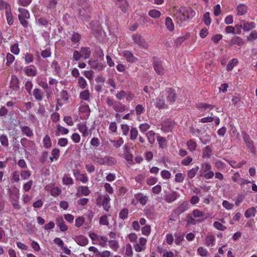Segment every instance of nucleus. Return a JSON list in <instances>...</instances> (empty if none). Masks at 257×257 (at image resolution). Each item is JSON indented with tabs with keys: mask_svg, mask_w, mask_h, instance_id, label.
<instances>
[{
	"mask_svg": "<svg viewBox=\"0 0 257 257\" xmlns=\"http://www.w3.org/2000/svg\"><path fill=\"white\" fill-rule=\"evenodd\" d=\"M105 162H106L105 164L107 165H114L116 163L115 159L111 157H105Z\"/></svg>",
	"mask_w": 257,
	"mask_h": 257,
	"instance_id": "nucleus-54",
	"label": "nucleus"
},
{
	"mask_svg": "<svg viewBox=\"0 0 257 257\" xmlns=\"http://www.w3.org/2000/svg\"><path fill=\"white\" fill-rule=\"evenodd\" d=\"M74 240L80 246H86L88 243L87 238L83 235H80L75 236Z\"/></svg>",
	"mask_w": 257,
	"mask_h": 257,
	"instance_id": "nucleus-10",
	"label": "nucleus"
},
{
	"mask_svg": "<svg viewBox=\"0 0 257 257\" xmlns=\"http://www.w3.org/2000/svg\"><path fill=\"white\" fill-rule=\"evenodd\" d=\"M211 170V166L208 163H204L202 164V168L200 171V176H202L203 173L210 171Z\"/></svg>",
	"mask_w": 257,
	"mask_h": 257,
	"instance_id": "nucleus-27",
	"label": "nucleus"
},
{
	"mask_svg": "<svg viewBox=\"0 0 257 257\" xmlns=\"http://www.w3.org/2000/svg\"><path fill=\"white\" fill-rule=\"evenodd\" d=\"M142 194L139 193L137 194L136 198L139 200L140 203L142 205L146 204L148 201V197L146 196H142Z\"/></svg>",
	"mask_w": 257,
	"mask_h": 257,
	"instance_id": "nucleus-38",
	"label": "nucleus"
},
{
	"mask_svg": "<svg viewBox=\"0 0 257 257\" xmlns=\"http://www.w3.org/2000/svg\"><path fill=\"white\" fill-rule=\"evenodd\" d=\"M111 255V253L109 251L105 250L102 252H98V257H109Z\"/></svg>",
	"mask_w": 257,
	"mask_h": 257,
	"instance_id": "nucleus-64",
	"label": "nucleus"
},
{
	"mask_svg": "<svg viewBox=\"0 0 257 257\" xmlns=\"http://www.w3.org/2000/svg\"><path fill=\"white\" fill-rule=\"evenodd\" d=\"M132 39L135 44L139 45V47L147 49L148 47V44L146 41L145 39L140 34H135L132 35Z\"/></svg>",
	"mask_w": 257,
	"mask_h": 257,
	"instance_id": "nucleus-2",
	"label": "nucleus"
},
{
	"mask_svg": "<svg viewBox=\"0 0 257 257\" xmlns=\"http://www.w3.org/2000/svg\"><path fill=\"white\" fill-rule=\"evenodd\" d=\"M213 226L216 229L219 230L223 231L226 229V227L223 225H222L221 223L218 221H215L213 223Z\"/></svg>",
	"mask_w": 257,
	"mask_h": 257,
	"instance_id": "nucleus-55",
	"label": "nucleus"
},
{
	"mask_svg": "<svg viewBox=\"0 0 257 257\" xmlns=\"http://www.w3.org/2000/svg\"><path fill=\"white\" fill-rule=\"evenodd\" d=\"M165 25L167 29L170 32L174 30V25L172 19L170 17H167L165 20Z\"/></svg>",
	"mask_w": 257,
	"mask_h": 257,
	"instance_id": "nucleus-26",
	"label": "nucleus"
},
{
	"mask_svg": "<svg viewBox=\"0 0 257 257\" xmlns=\"http://www.w3.org/2000/svg\"><path fill=\"white\" fill-rule=\"evenodd\" d=\"M99 224L101 225H107L109 224L106 215L101 216L99 218Z\"/></svg>",
	"mask_w": 257,
	"mask_h": 257,
	"instance_id": "nucleus-57",
	"label": "nucleus"
},
{
	"mask_svg": "<svg viewBox=\"0 0 257 257\" xmlns=\"http://www.w3.org/2000/svg\"><path fill=\"white\" fill-rule=\"evenodd\" d=\"M146 136L148 138L149 142L151 144H154L155 142V133L153 131H149L147 134Z\"/></svg>",
	"mask_w": 257,
	"mask_h": 257,
	"instance_id": "nucleus-41",
	"label": "nucleus"
},
{
	"mask_svg": "<svg viewBox=\"0 0 257 257\" xmlns=\"http://www.w3.org/2000/svg\"><path fill=\"white\" fill-rule=\"evenodd\" d=\"M18 11L20 13V14L18 16L19 17H21L22 18H30V14L28 10L25 9L19 8Z\"/></svg>",
	"mask_w": 257,
	"mask_h": 257,
	"instance_id": "nucleus-28",
	"label": "nucleus"
},
{
	"mask_svg": "<svg viewBox=\"0 0 257 257\" xmlns=\"http://www.w3.org/2000/svg\"><path fill=\"white\" fill-rule=\"evenodd\" d=\"M166 99L169 103H173L175 101L177 97V94L174 90L171 88H168L166 89Z\"/></svg>",
	"mask_w": 257,
	"mask_h": 257,
	"instance_id": "nucleus-6",
	"label": "nucleus"
},
{
	"mask_svg": "<svg viewBox=\"0 0 257 257\" xmlns=\"http://www.w3.org/2000/svg\"><path fill=\"white\" fill-rule=\"evenodd\" d=\"M136 114L137 115H140L145 111V108L142 104H138L135 108Z\"/></svg>",
	"mask_w": 257,
	"mask_h": 257,
	"instance_id": "nucleus-62",
	"label": "nucleus"
},
{
	"mask_svg": "<svg viewBox=\"0 0 257 257\" xmlns=\"http://www.w3.org/2000/svg\"><path fill=\"white\" fill-rule=\"evenodd\" d=\"M187 145L190 151H194L196 150L197 144L193 139H191L187 142Z\"/></svg>",
	"mask_w": 257,
	"mask_h": 257,
	"instance_id": "nucleus-36",
	"label": "nucleus"
},
{
	"mask_svg": "<svg viewBox=\"0 0 257 257\" xmlns=\"http://www.w3.org/2000/svg\"><path fill=\"white\" fill-rule=\"evenodd\" d=\"M241 23L242 25V29L244 31H248L255 27L254 23L253 22H247L245 21H242Z\"/></svg>",
	"mask_w": 257,
	"mask_h": 257,
	"instance_id": "nucleus-16",
	"label": "nucleus"
},
{
	"mask_svg": "<svg viewBox=\"0 0 257 257\" xmlns=\"http://www.w3.org/2000/svg\"><path fill=\"white\" fill-rule=\"evenodd\" d=\"M61 192V189L58 187H54L51 190V194L53 196H58Z\"/></svg>",
	"mask_w": 257,
	"mask_h": 257,
	"instance_id": "nucleus-50",
	"label": "nucleus"
},
{
	"mask_svg": "<svg viewBox=\"0 0 257 257\" xmlns=\"http://www.w3.org/2000/svg\"><path fill=\"white\" fill-rule=\"evenodd\" d=\"M62 182L64 185H71L74 183L72 178L68 177L66 175H64L62 178Z\"/></svg>",
	"mask_w": 257,
	"mask_h": 257,
	"instance_id": "nucleus-44",
	"label": "nucleus"
},
{
	"mask_svg": "<svg viewBox=\"0 0 257 257\" xmlns=\"http://www.w3.org/2000/svg\"><path fill=\"white\" fill-rule=\"evenodd\" d=\"M33 95L35 98L38 101H41L43 99V93L40 89H34Z\"/></svg>",
	"mask_w": 257,
	"mask_h": 257,
	"instance_id": "nucleus-25",
	"label": "nucleus"
},
{
	"mask_svg": "<svg viewBox=\"0 0 257 257\" xmlns=\"http://www.w3.org/2000/svg\"><path fill=\"white\" fill-rule=\"evenodd\" d=\"M153 67L155 71L158 75H162L164 73V69L162 67V61L157 59L153 62Z\"/></svg>",
	"mask_w": 257,
	"mask_h": 257,
	"instance_id": "nucleus-7",
	"label": "nucleus"
},
{
	"mask_svg": "<svg viewBox=\"0 0 257 257\" xmlns=\"http://www.w3.org/2000/svg\"><path fill=\"white\" fill-rule=\"evenodd\" d=\"M175 237V243L177 245H180L184 240V233L182 232H176L174 234Z\"/></svg>",
	"mask_w": 257,
	"mask_h": 257,
	"instance_id": "nucleus-23",
	"label": "nucleus"
},
{
	"mask_svg": "<svg viewBox=\"0 0 257 257\" xmlns=\"http://www.w3.org/2000/svg\"><path fill=\"white\" fill-rule=\"evenodd\" d=\"M6 15L8 24L10 25H12L14 22V20L11 11V8H10V9L7 8V11H6Z\"/></svg>",
	"mask_w": 257,
	"mask_h": 257,
	"instance_id": "nucleus-32",
	"label": "nucleus"
},
{
	"mask_svg": "<svg viewBox=\"0 0 257 257\" xmlns=\"http://www.w3.org/2000/svg\"><path fill=\"white\" fill-rule=\"evenodd\" d=\"M76 180L83 183H86L88 181V179L86 174H81L79 177H77Z\"/></svg>",
	"mask_w": 257,
	"mask_h": 257,
	"instance_id": "nucleus-59",
	"label": "nucleus"
},
{
	"mask_svg": "<svg viewBox=\"0 0 257 257\" xmlns=\"http://www.w3.org/2000/svg\"><path fill=\"white\" fill-rule=\"evenodd\" d=\"M185 175L181 173H178L175 175V181L176 182H182L185 178Z\"/></svg>",
	"mask_w": 257,
	"mask_h": 257,
	"instance_id": "nucleus-52",
	"label": "nucleus"
},
{
	"mask_svg": "<svg viewBox=\"0 0 257 257\" xmlns=\"http://www.w3.org/2000/svg\"><path fill=\"white\" fill-rule=\"evenodd\" d=\"M142 232L144 235H149L151 232V226L150 225H146L142 228Z\"/></svg>",
	"mask_w": 257,
	"mask_h": 257,
	"instance_id": "nucleus-56",
	"label": "nucleus"
},
{
	"mask_svg": "<svg viewBox=\"0 0 257 257\" xmlns=\"http://www.w3.org/2000/svg\"><path fill=\"white\" fill-rule=\"evenodd\" d=\"M43 144L44 147L46 148H49L51 147L52 145L50 138L48 134L45 135V137L43 139Z\"/></svg>",
	"mask_w": 257,
	"mask_h": 257,
	"instance_id": "nucleus-37",
	"label": "nucleus"
},
{
	"mask_svg": "<svg viewBox=\"0 0 257 257\" xmlns=\"http://www.w3.org/2000/svg\"><path fill=\"white\" fill-rule=\"evenodd\" d=\"M241 134L243 140L245 142L247 147L250 149L251 153H254L255 151V147L253 141L251 140L249 136L244 131H243Z\"/></svg>",
	"mask_w": 257,
	"mask_h": 257,
	"instance_id": "nucleus-3",
	"label": "nucleus"
},
{
	"mask_svg": "<svg viewBox=\"0 0 257 257\" xmlns=\"http://www.w3.org/2000/svg\"><path fill=\"white\" fill-rule=\"evenodd\" d=\"M109 245L114 251H116L119 247L118 243L115 240L109 241Z\"/></svg>",
	"mask_w": 257,
	"mask_h": 257,
	"instance_id": "nucleus-49",
	"label": "nucleus"
},
{
	"mask_svg": "<svg viewBox=\"0 0 257 257\" xmlns=\"http://www.w3.org/2000/svg\"><path fill=\"white\" fill-rule=\"evenodd\" d=\"M79 191L84 196H88L90 193V191L87 186H82L80 187Z\"/></svg>",
	"mask_w": 257,
	"mask_h": 257,
	"instance_id": "nucleus-51",
	"label": "nucleus"
},
{
	"mask_svg": "<svg viewBox=\"0 0 257 257\" xmlns=\"http://www.w3.org/2000/svg\"><path fill=\"white\" fill-rule=\"evenodd\" d=\"M236 10L237 15H243L247 12V7L244 4H239L237 7Z\"/></svg>",
	"mask_w": 257,
	"mask_h": 257,
	"instance_id": "nucleus-20",
	"label": "nucleus"
},
{
	"mask_svg": "<svg viewBox=\"0 0 257 257\" xmlns=\"http://www.w3.org/2000/svg\"><path fill=\"white\" fill-rule=\"evenodd\" d=\"M90 93L88 90H84L80 94V98L84 100H88L89 99Z\"/></svg>",
	"mask_w": 257,
	"mask_h": 257,
	"instance_id": "nucleus-45",
	"label": "nucleus"
},
{
	"mask_svg": "<svg viewBox=\"0 0 257 257\" xmlns=\"http://www.w3.org/2000/svg\"><path fill=\"white\" fill-rule=\"evenodd\" d=\"M110 142L115 148H119L123 143V140L121 138H119L117 141L110 140Z\"/></svg>",
	"mask_w": 257,
	"mask_h": 257,
	"instance_id": "nucleus-47",
	"label": "nucleus"
},
{
	"mask_svg": "<svg viewBox=\"0 0 257 257\" xmlns=\"http://www.w3.org/2000/svg\"><path fill=\"white\" fill-rule=\"evenodd\" d=\"M122 53L123 57L129 62L135 63L138 60L137 58L135 57L133 54L130 51L124 50Z\"/></svg>",
	"mask_w": 257,
	"mask_h": 257,
	"instance_id": "nucleus-11",
	"label": "nucleus"
},
{
	"mask_svg": "<svg viewBox=\"0 0 257 257\" xmlns=\"http://www.w3.org/2000/svg\"><path fill=\"white\" fill-rule=\"evenodd\" d=\"M203 220H204V219H195L190 214H188L186 217V226H190L191 225H195L197 222H201Z\"/></svg>",
	"mask_w": 257,
	"mask_h": 257,
	"instance_id": "nucleus-15",
	"label": "nucleus"
},
{
	"mask_svg": "<svg viewBox=\"0 0 257 257\" xmlns=\"http://www.w3.org/2000/svg\"><path fill=\"white\" fill-rule=\"evenodd\" d=\"M238 60L237 59L233 58L230 60L226 66V69L228 71H231L233 69L234 67L237 64Z\"/></svg>",
	"mask_w": 257,
	"mask_h": 257,
	"instance_id": "nucleus-33",
	"label": "nucleus"
},
{
	"mask_svg": "<svg viewBox=\"0 0 257 257\" xmlns=\"http://www.w3.org/2000/svg\"><path fill=\"white\" fill-rule=\"evenodd\" d=\"M195 14V12L191 8L182 7L176 12V16L181 21H185L192 19Z\"/></svg>",
	"mask_w": 257,
	"mask_h": 257,
	"instance_id": "nucleus-1",
	"label": "nucleus"
},
{
	"mask_svg": "<svg viewBox=\"0 0 257 257\" xmlns=\"http://www.w3.org/2000/svg\"><path fill=\"white\" fill-rule=\"evenodd\" d=\"M155 105L159 109H164L167 107V105L165 104L163 95H160L156 98Z\"/></svg>",
	"mask_w": 257,
	"mask_h": 257,
	"instance_id": "nucleus-12",
	"label": "nucleus"
},
{
	"mask_svg": "<svg viewBox=\"0 0 257 257\" xmlns=\"http://www.w3.org/2000/svg\"><path fill=\"white\" fill-rule=\"evenodd\" d=\"M19 126L21 129L22 132L25 134L27 137H31L33 136L32 131L28 126H23L22 124L20 123Z\"/></svg>",
	"mask_w": 257,
	"mask_h": 257,
	"instance_id": "nucleus-19",
	"label": "nucleus"
},
{
	"mask_svg": "<svg viewBox=\"0 0 257 257\" xmlns=\"http://www.w3.org/2000/svg\"><path fill=\"white\" fill-rule=\"evenodd\" d=\"M174 123L170 121L165 122L162 125V130L166 132L172 131Z\"/></svg>",
	"mask_w": 257,
	"mask_h": 257,
	"instance_id": "nucleus-17",
	"label": "nucleus"
},
{
	"mask_svg": "<svg viewBox=\"0 0 257 257\" xmlns=\"http://www.w3.org/2000/svg\"><path fill=\"white\" fill-rule=\"evenodd\" d=\"M243 40L239 37L236 36L234 38H232L230 41V45L232 46L236 44L238 46H241L243 44Z\"/></svg>",
	"mask_w": 257,
	"mask_h": 257,
	"instance_id": "nucleus-24",
	"label": "nucleus"
},
{
	"mask_svg": "<svg viewBox=\"0 0 257 257\" xmlns=\"http://www.w3.org/2000/svg\"><path fill=\"white\" fill-rule=\"evenodd\" d=\"M138 134V132L137 128L136 127H132L130 132L131 139L132 140H136L137 138Z\"/></svg>",
	"mask_w": 257,
	"mask_h": 257,
	"instance_id": "nucleus-53",
	"label": "nucleus"
},
{
	"mask_svg": "<svg viewBox=\"0 0 257 257\" xmlns=\"http://www.w3.org/2000/svg\"><path fill=\"white\" fill-rule=\"evenodd\" d=\"M203 157L210 158L212 155V148L210 146H207L204 150Z\"/></svg>",
	"mask_w": 257,
	"mask_h": 257,
	"instance_id": "nucleus-40",
	"label": "nucleus"
},
{
	"mask_svg": "<svg viewBox=\"0 0 257 257\" xmlns=\"http://www.w3.org/2000/svg\"><path fill=\"white\" fill-rule=\"evenodd\" d=\"M90 27L94 34L95 33H98L101 30V28L99 27L98 22L97 21L91 23Z\"/></svg>",
	"mask_w": 257,
	"mask_h": 257,
	"instance_id": "nucleus-35",
	"label": "nucleus"
},
{
	"mask_svg": "<svg viewBox=\"0 0 257 257\" xmlns=\"http://www.w3.org/2000/svg\"><path fill=\"white\" fill-rule=\"evenodd\" d=\"M110 200V197L107 194H105L103 196V199L101 203V205L103 206V209L106 211H109L110 208L109 205V202Z\"/></svg>",
	"mask_w": 257,
	"mask_h": 257,
	"instance_id": "nucleus-14",
	"label": "nucleus"
},
{
	"mask_svg": "<svg viewBox=\"0 0 257 257\" xmlns=\"http://www.w3.org/2000/svg\"><path fill=\"white\" fill-rule=\"evenodd\" d=\"M113 108L115 111L121 112L125 110V106L119 102H114Z\"/></svg>",
	"mask_w": 257,
	"mask_h": 257,
	"instance_id": "nucleus-21",
	"label": "nucleus"
},
{
	"mask_svg": "<svg viewBox=\"0 0 257 257\" xmlns=\"http://www.w3.org/2000/svg\"><path fill=\"white\" fill-rule=\"evenodd\" d=\"M69 131L67 128L62 126L60 124H58L57 126V132H56V135L59 136V133L62 135H66L68 133Z\"/></svg>",
	"mask_w": 257,
	"mask_h": 257,
	"instance_id": "nucleus-29",
	"label": "nucleus"
},
{
	"mask_svg": "<svg viewBox=\"0 0 257 257\" xmlns=\"http://www.w3.org/2000/svg\"><path fill=\"white\" fill-rule=\"evenodd\" d=\"M199 170V167L196 166L195 168H193L191 170H189L187 173L188 177L190 179H192L195 177L196 173Z\"/></svg>",
	"mask_w": 257,
	"mask_h": 257,
	"instance_id": "nucleus-39",
	"label": "nucleus"
},
{
	"mask_svg": "<svg viewBox=\"0 0 257 257\" xmlns=\"http://www.w3.org/2000/svg\"><path fill=\"white\" fill-rule=\"evenodd\" d=\"M161 15V12L157 10L152 9L149 11V15L154 19H157L160 17Z\"/></svg>",
	"mask_w": 257,
	"mask_h": 257,
	"instance_id": "nucleus-34",
	"label": "nucleus"
},
{
	"mask_svg": "<svg viewBox=\"0 0 257 257\" xmlns=\"http://www.w3.org/2000/svg\"><path fill=\"white\" fill-rule=\"evenodd\" d=\"M78 84L80 88L82 89L85 88L87 86V82L83 77H80L79 78Z\"/></svg>",
	"mask_w": 257,
	"mask_h": 257,
	"instance_id": "nucleus-58",
	"label": "nucleus"
},
{
	"mask_svg": "<svg viewBox=\"0 0 257 257\" xmlns=\"http://www.w3.org/2000/svg\"><path fill=\"white\" fill-rule=\"evenodd\" d=\"M125 254V255H126L127 256H128L129 257H132L133 253L132 246L131 244H127L126 245Z\"/></svg>",
	"mask_w": 257,
	"mask_h": 257,
	"instance_id": "nucleus-63",
	"label": "nucleus"
},
{
	"mask_svg": "<svg viewBox=\"0 0 257 257\" xmlns=\"http://www.w3.org/2000/svg\"><path fill=\"white\" fill-rule=\"evenodd\" d=\"M203 21L207 26L210 25L211 23V19L210 17V13L209 12H206L204 14Z\"/></svg>",
	"mask_w": 257,
	"mask_h": 257,
	"instance_id": "nucleus-42",
	"label": "nucleus"
},
{
	"mask_svg": "<svg viewBox=\"0 0 257 257\" xmlns=\"http://www.w3.org/2000/svg\"><path fill=\"white\" fill-rule=\"evenodd\" d=\"M99 59L96 60H90L88 61V64L90 66L91 68L97 70L98 71H102L106 67L105 63L98 62Z\"/></svg>",
	"mask_w": 257,
	"mask_h": 257,
	"instance_id": "nucleus-4",
	"label": "nucleus"
},
{
	"mask_svg": "<svg viewBox=\"0 0 257 257\" xmlns=\"http://www.w3.org/2000/svg\"><path fill=\"white\" fill-rule=\"evenodd\" d=\"M82 56L84 55V59H88L91 55V51L89 47H82L80 49Z\"/></svg>",
	"mask_w": 257,
	"mask_h": 257,
	"instance_id": "nucleus-22",
	"label": "nucleus"
},
{
	"mask_svg": "<svg viewBox=\"0 0 257 257\" xmlns=\"http://www.w3.org/2000/svg\"><path fill=\"white\" fill-rule=\"evenodd\" d=\"M179 197L178 193L175 191L171 192H165L164 198L165 201L169 203L175 201Z\"/></svg>",
	"mask_w": 257,
	"mask_h": 257,
	"instance_id": "nucleus-5",
	"label": "nucleus"
},
{
	"mask_svg": "<svg viewBox=\"0 0 257 257\" xmlns=\"http://www.w3.org/2000/svg\"><path fill=\"white\" fill-rule=\"evenodd\" d=\"M205 241V243L208 246L212 245L213 244L214 241H215V237L212 235H208L206 236Z\"/></svg>",
	"mask_w": 257,
	"mask_h": 257,
	"instance_id": "nucleus-46",
	"label": "nucleus"
},
{
	"mask_svg": "<svg viewBox=\"0 0 257 257\" xmlns=\"http://www.w3.org/2000/svg\"><path fill=\"white\" fill-rule=\"evenodd\" d=\"M256 212L257 211L256 208L254 207H252L245 211L244 213V216L247 218H248L251 216L254 217Z\"/></svg>",
	"mask_w": 257,
	"mask_h": 257,
	"instance_id": "nucleus-18",
	"label": "nucleus"
},
{
	"mask_svg": "<svg viewBox=\"0 0 257 257\" xmlns=\"http://www.w3.org/2000/svg\"><path fill=\"white\" fill-rule=\"evenodd\" d=\"M56 223L61 231H65L68 230V226L64 223L62 217H57L56 219Z\"/></svg>",
	"mask_w": 257,
	"mask_h": 257,
	"instance_id": "nucleus-13",
	"label": "nucleus"
},
{
	"mask_svg": "<svg viewBox=\"0 0 257 257\" xmlns=\"http://www.w3.org/2000/svg\"><path fill=\"white\" fill-rule=\"evenodd\" d=\"M188 206L189 203L188 201L183 202L174 210V213L179 216L189 209Z\"/></svg>",
	"mask_w": 257,
	"mask_h": 257,
	"instance_id": "nucleus-8",
	"label": "nucleus"
},
{
	"mask_svg": "<svg viewBox=\"0 0 257 257\" xmlns=\"http://www.w3.org/2000/svg\"><path fill=\"white\" fill-rule=\"evenodd\" d=\"M78 130L81 133H82L83 136L86 137L88 135V133L87 131V127L85 124H84V123L79 124H78Z\"/></svg>",
	"mask_w": 257,
	"mask_h": 257,
	"instance_id": "nucleus-31",
	"label": "nucleus"
},
{
	"mask_svg": "<svg viewBox=\"0 0 257 257\" xmlns=\"http://www.w3.org/2000/svg\"><path fill=\"white\" fill-rule=\"evenodd\" d=\"M34 68H27L25 70L26 74L29 76H35L37 75V71L35 67L33 65Z\"/></svg>",
	"mask_w": 257,
	"mask_h": 257,
	"instance_id": "nucleus-43",
	"label": "nucleus"
},
{
	"mask_svg": "<svg viewBox=\"0 0 257 257\" xmlns=\"http://www.w3.org/2000/svg\"><path fill=\"white\" fill-rule=\"evenodd\" d=\"M36 20L38 24L41 26L47 27L49 24V21L44 17L37 16Z\"/></svg>",
	"mask_w": 257,
	"mask_h": 257,
	"instance_id": "nucleus-30",
	"label": "nucleus"
},
{
	"mask_svg": "<svg viewBox=\"0 0 257 257\" xmlns=\"http://www.w3.org/2000/svg\"><path fill=\"white\" fill-rule=\"evenodd\" d=\"M6 59H7L6 65H10L14 61L15 57L12 54H11L10 53H8L7 55Z\"/></svg>",
	"mask_w": 257,
	"mask_h": 257,
	"instance_id": "nucleus-61",
	"label": "nucleus"
},
{
	"mask_svg": "<svg viewBox=\"0 0 257 257\" xmlns=\"http://www.w3.org/2000/svg\"><path fill=\"white\" fill-rule=\"evenodd\" d=\"M128 214V210L127 208H123L119 213V216L122 219H125L127 218Z\"/></svg>",
	"mask_w": 257,
	"mask_h": 257,
	"instance_id": "nucleus-48",
	"label": "nucleus"
},
{
	"mask_svg": "<svg viewBox=\"0 0 257 257\" xmlns=\"http://www.w3.org/2000/svg\"><path fill=\"white\" fill-rule=\"evenodd\" d=\"M198 254L202 256H206L208 254L207 250L203 247H199L197 249Z\"/></svg>",
	"mask_w": 257,
	"mask_h": 257,
	"instance_id": "nucleus-60",
	"label": "nucleus"
},
{
	"mask_svg": "<svg viewBox=\"0 0 257 257\" xmlns=\"http://www.w3.org/2000/svg\"><path fill=\"white\" fill-rule=\"evenodd\" d=\"M94 57L96 59L101 61L104 59V53L103 50L99 46H95L94 49Z\"/></svg>",
	"mask_w": 257,
	"mask_h": 257,
	"instance_id": "nucleus-9",
	"label": "nucleus"
}]
</instances>
